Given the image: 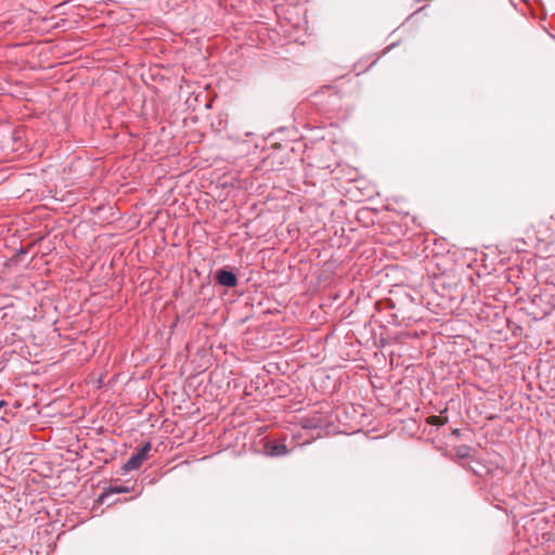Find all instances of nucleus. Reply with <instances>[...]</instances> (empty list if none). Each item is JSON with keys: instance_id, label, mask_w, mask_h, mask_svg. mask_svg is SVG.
<instances>
[{"instance_id": "obj_1", "label": "nucleus", "mask_w": 555, "mask_h": 555, "mask_svg": "<svg viewBox=\"0 0 555 555\" xmlns=\"http://www.w3.org/2000/svg\"><path fill=\"white\" fill-rule=\"evenodd\" d=\"M152 449L151 442H145L135 453H133L128 461L122 465L124 472H131L141 467L143 462L147 459V454Z\"/></svg>"}, {"instance_id": "obj_2", "label": "nucleus", "mask_w": 555, "mask_h": 555, "mask_svg": "<svg viewBox=\"0 0 555 555\" xmlns=\"http://www.w3.org/2000/svg\"><path fill=\"white\" fill-rule=\"evenodd\" d=\"M216 282L225 287H235L237 285V278L235 273L227 269H220L215 274Z\"/></svg>"}, {"instance_id": "obj_3", "label": "nucleus", "mask_w": 555, "mask_h": 555, "mask_svg": "<svg viewBox=\"0 0 555 555\" xmlns=\"http://www.w3.org/2000/svg\"><path fill=\"white\" fill-rule=\"evenodd\" d=\"M264 453L272 457H280V456L287 455L289 453V450L287 449L286 444H284V443L268 441L264 444Z\"/></svg>"}, {"instance_id": "obj_4", "label": "nucleus", "mask_w": 555, "mask_h": 555, "mask_svg": "<svg viewBox=\"0 0 555 555\" xmlns=\"http://www.w3.org/2000/svg\"><path fill=\"white\" fill-rule=\"evenodd\" d=\"M429 424L435 426H442L448 422L447 417H442L440 415H433L428 420Z\"/></svg>"}, {"instance_id": "obj_5", "label": "nucleus", "mask_w": 555, "mask_h": 555, "mask_svg": "<svg viewBox=\"0 0 555 555\" xmlns=\"http://www.w3.org/2000/svg\"><path fill=\"white\" fill-rule=\"evenodd\" d=\"M109 492L111 493H126V492H128V488L122 487V486H116V487H112L109 489Z\"/></svg>"}, {"instance_id": "obj_6", "label": "nucleus", "mask_w": 555, "mask_h": 555, "mask_svg": "<svg viewBox=\"0 0 555 555\" xmlns=\"http://www.w3.org/2000/svg\"><path fill=\"white\" fill-rule=\"evenodd\" d=\"M7 405V402L4 400H0V409Z\"/></svg>"}]
</instances>
